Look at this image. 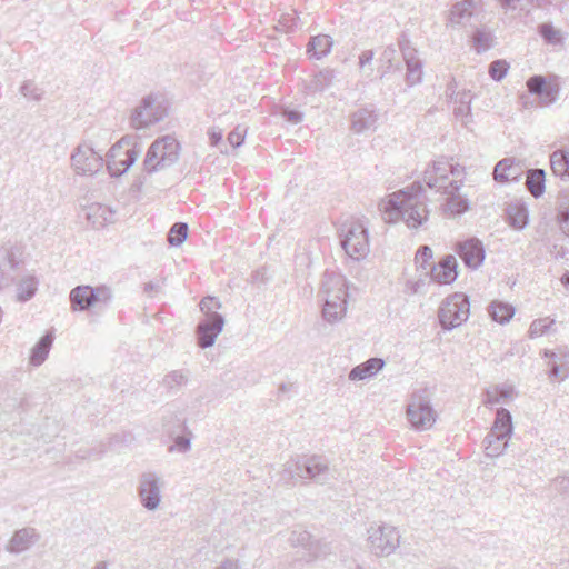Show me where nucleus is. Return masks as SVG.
Wrapping results in <instances>:
<instances>
[{
    "instance_id": "1",
    "label": "nucleus",
    "mask_w": 569,
    "mask_h": 569,
    "mask_svg": "<svg viewBox=\"0 0 569 569\" xmlns=\"http://www.w3.org/2000/svg\"><path fill=\"white\" fill-rule=\"evenodd\" d=\"M423 188L420 181H416L410 188L393 192L390 199L381 204V210L387 216L386 220L395 222L403 220L409 228L417 229L428 219L426 203L419 199Z\"/></svg>"
},
{
    "instance_id": "2",
    "label": "nucleus",
    "mask_w": 569,
    "mask_h": 569,
    "mask_svg": "<svg viewBox=\"0 0 569 569\" xmlns=\"http://www.w3.org/2000/svg\"><path fill=\"white\" fill-rule=\"evenodd\" d=\"M329 475L328 461L321 456H310L287 461L281 471V480L289 482L297 479H311L315 482L325 483Z\"/></svg>"
},
{
    "instance_id": "3",
    "label": "nucleus",
    "mask_w": 569,
    "mask_h": 569,
    "mask_svg": "<svg viewBox=\"0 0 569 569\" xmlns=\"http://www.w3.org/2000/svg\"><path fill=\"white\" fill-rule=\"evenodd\" d=\"M340 242L345 252L353 260L365 259L369 249L368 228L359 219L345 221L339 229Z\"/></svg>"
},
{
    "instance_id": "4",
    "label": "nucleus",
    "mask_w": 569,
    "mask_h": 569,
    "mask_svg": "<svg viewBox=\"0 0 569 569\" xmlns=\"http://www.w3.org/2000/svg\"><path fill=\"white\" fill-rule=\"evenodd\" d=\"M512 431L513 425L510 411L506 408H499L492 427L483 439L486 456L492 458L501 456L508 447Z\"/></svg>"
},
{
    "instance_id": "5",
    "label": "nucleus",
    "mask_w": 569,
    "mask_h": 569,
    "mask_svg": "<svg viewBox=\"0 0 569 569\" xmlns=\"http://www.w3.org/2000/svg\"><path fill=\"white\" fill-rule=\"evenodd\" d=\"M180 144L172 136L158 138L144 154V171L151 173L172 166L179 159Z\"/></svg>"
},
{
    "instance_id": "6",
    "label": "nucleus",
    "mask_w": 569,
    "mask_h": 569,
    "mask_svg": "<svg viewBox=\"0 0 569 569\" xmlns=\"http://www.w3.org/2000/svg\"><path fill=\"white\" fill-rule=\"evenodd\" d=\"M113 299L110 287L101 284L91 287L87 284L77 286L70 291L69 300L72 311H87L91 307H108Z\"/></svg>"
},
{
    "instance_id": "7",
    "label": "nucleus",
    "mask_w": 569,
    "mask_h": 569,
    "mask_svg": "<svg viewBox=\"0 0 569 569\" xmlns=\"http://www.w3.org/2000/svg\"><path fill=\"white\" fill-rule=\"evenodd\" d=\"M470 302L468 296L456 292L447 297L439 307L438 319L443 330L450 331L469 318Z\"/></svg>"
},
{
    "instance_id": "8",
    "label": "nucleus",
    "mask_w": 569,
    "mask_h": 569,
    "mask_svg": "<svg viewBox=\"0 0 569 569\" xmlns=\"http://www.w3.org/2000/svg\"><path fill=\"white\" fill-rule=\"evenodd\" d=\"M138 137L124 136L114 143L107 154V169L111 177H120L136 161Z\"/></svg>"
},
{
    "instance_id": "9",
    "label": "nucleus",
    "mask_w": 569,
    "mask_h": 569,
    "mask_svg": "<svg viewBox=\"0 0 569 569\" xmlns=\"http://www.w3.org/2000/svg\"><path fill=\"white\" fill-rule=\"evenodd\" d=\"M400 545V533L393 526L382 523L368 529V547L378 557H387Z\"/></svg>"
},
{
    "instance_id": "10",
    "label": "nucleus",
    "mask_w": 569,
    "mask_h": 569,
    "mask_svg": "<svg viewBox=\"0 0 569 569\" xmlns=\"http://www.w3.org/2000/svg\"><path fill=\"white\" fill-rule=\"evenodd\" d=\"M103 164V158L87 143L79 144L70 156V166L77 176L92 177Z\"/></svg>"
},
{
    "instance_id": "11",
    "label": "nucleus",
    "mask_w": 569,
    "mask_h": 569,
    "mask_svg": "<svg viewBox=\"0 0 569 569\" xmlns=\"http://www.w3.org/2000/svg\"><path fill=\"white\" fill-rule=\"evenodd\" d=\"M407 417L416 430H426L436 421V412L430 402L420 396H413L407 407Z\"/></svg>"
},
{
    "instance_id": "12",
    "label": "nucleus",
    "mask_w": 569,
    "mask_h": 569,
    "mask_svg": "<svg viewBox=\"0 0 569 569\" xmlns=\"http://www.w3.org/2000/svg\"><path fill=\"white\" fill-rule=\"evenodd\" d=\"M289 541L292 547L301 548V560L311 562L327 552V546L322 545L319 540L312 539L311 535L302 529L293 530L290 535Z\"/></svg>"
},
{
    "instance_id": "13",
    "label": "nucleus",
    "mask_w": 569,
    "mask_h": 569,
    "mask_svg": "<svg viewBox=\"0 0 569 569\" xmlns=\"http://www.w3.org/2000/svg\"><path fill=\"white\" fill-rule=\"evenodd\" d=\"M170 107V100L164 92H151L144 97V129L164 120Z\"/></svg>"
},
{
    "instance_id": "14",
    "label": "nucleus",
    "mask_w": 569,
    "mask_h": 569,
    "mask_svg": "<svg viewBox=\"0 0 569 569\" xmlns=\"http://www.w3.org/2000/svg\"><path fill=\"white\" fill-rule=\"evenodd\" d=\"M347 289V281L342 276L335 273L329 274L326 272L320 291V293L323 296V305H333V302L348 305Z\"/></svg>"
},
{
    "instance_id": "15",
    "label": "nucleus",
    "mask_w": 569,
    "mask_h": 569,
    "mask_svg": "<svg viewBox=\"0 0 569 569\" xmlns=\"http://www.w3.org/2000/svg\"><path fill=\"white\" fill-rule=\"evenodd\" d=\"M223 327L224 318L222 315H212L210 318H204L196 328L197 345L201 349L213 346Z\"/></svg>"
},
{
    "instance_id": "16",
    "label": "nucleus",
    "mask_w": 569,
    "mask_h": 569,
    "mask_svg": "<svg viewBox=\"0 0 569 569\" xmlns=\"http://www.w3.org/2000/svg\"><path fill=\"white\" fill-rule=\"evenodd\" d=\"M456 252L470 269H478L485 260V247L478 238H469L456 244Z\"/></svg>"
},
{
    "instance_id": "17",
    "label": "nucleus",
    "mask_w": 569,
    "mask_h": 569,
    "mask_svg": "<svg viewBox=\"0 0 569 569\" xmlns=\"http://www.w3.org/2000/svg\"><path fill=\"white\" fill-rule=\"evenodd\" d=\"M543 357L549 358V378H560L565 380L569 377V350L558 348L557 350H543Z\"/></svg>"
},
{
    "instance_id": "18",
    "label": "nucleus",
    "mask_w": 569,
    "mask_h": 569,
    "mask_svg": "<svg viewBox=\"0 0 569 569\" xmlns=\"http://www.w3.org/2000/svg\"><path fill=\"white\" fill-rule=\"evenodd\" d=\"M457 260L453 256H445L438 264L431 267L430 279L437 283L449 284L452 283L457 277Z\"/></svg>"
},
{
    "instance_id": "19",
    "label": "nucleus",
    "mask_w": 569,
    "mask_h": 569,
    "mask_svg": "<svg viewBox=\"0 0 569 569\" xmlns=\"http://www.w3.org/2000/svg\"><path fill=\"white\" fill-rule=\"evenodd\" d=\"M84 218L93 229L104 228L114 220V211L104 204L93 202L83 208Z\"/></svg>"
},
{
    "instance_id": "20",
    "label": "nucleus",
    "mask_w": 569,
    "mask_h": 569,
    "mask_svg": "<svg viewBox=\"0 0 569 569\" xmlns=\"http://www.w3.org/2000/svg\"><path fill=\"white\" fill-rule=\"evenodd\" d=\"M39 538L40 536L34 528H22L13 533L6 549L11 553H21L31 548Z\"/></svg>"
},
{
    "instance_id": "21",
    "label": "nucleus",
    "mask_w": 569,
    "mask_h": 569,
    "mask_svg": "<svg viewBox=\"0 0 569 569\" xmlns=\"http://www.w3.org/2000/svg\"><path fill=\"white\" fill-rule=\"evenodd\" d=\"M163 480L156 473H144V509L154 510L161 501Z\"/></svg>"
},
{
    "instance_id": "22",
    "label": "nucleus",
    "mask_w": 569,
    "mask_h": 569,
    "mask_svg": "<svg viewBox=\"0 0 569 569\" xmlns=\"http://www.w3.org/2000/svg\"><path fill=\"white\" fill-rule=\"evenodd\" d=\"M377 121L378 113L373 107L360 108L351 116V130L358 134L375 130Z\"/></svg>"
},
{
    "instance_id": "23",
    "label": "nucleus",
    "mask_w": 569,
    "mask_h": 569,
    "mask_svg": "<svg viewBox=\"0 0 569 569\" xmlns=\"http://www.w3.org/2000/svg\"><path fill=\"white\" fill-rule=\"evenodd\" d=\"M422 181L428 188L436 189L438 192L445 196L456 194L462 186L461 179L449 180V176L431 178L430 173H423Z\"/></svg>"
},
{
    "instance_id": "24",
    "label": "nucleus",
    "mask_w": 569,
    "mask_h": 569,
    "mask_svg": "<svg viewBox=\"0 0 569 569\" xmlns=\"http://www.w3.org/2000/svg\"><path fill=\"white\" fill-rule=\"evenodd\" d=\"M386 362L382 358H370L367 361L353 367L348 375L350 381L366 380L376 376L383 369Z\"/></svg>"
},
{
    "instance_id": "25",
    "label": "nucleus",
    "mask_w": 569,
    "mask_h": 569,
    "mask_svg": "<svg viewBox=\"0 0 569 569\" xmlns=\"http://www.w3.org/2000/svg\"><path fill=\"white\" fill-rule=\"evenodd\" d=\"M476 12V2L473 0H462L455 3L450 10V23L458 26L471 24V19Z\"/></svg>"
},
{
    "instance_id": "26",
    "label": "nucleus",
    "mask_w": 569,
    "mask_h": 569,
    "mask_svg": "<svg viewBox=\"0 0 569 569\" xmlns=\"http://www.w3.org/2000/svg\"><path fill=\"white\" fill-rule=\"evenodd\" d=\"M401 51L403 56V60L407 66L406 80L409 86H415L422 80V62L419 58L416 57V51L413 49L403 48L401 46Z\"/></svg>"
},
{
    "instance_id": "27",
    "label": "nucleus",
    "mask_w": 569,
    "mask_h": 569,
    "mask_svg": "<svg viewBox=\"0 0 569 569\" xmlns=\"http://www.w3.org/2000/svg\"><path fill=\"white\" fill-rule=\"evenodd\" d=\"M16 283V300L24 303L30 301L39 288V279L34 274H26Z\"/></svg>"
},
{
    "instance_id": "28",
    "label": "nucleus",
    "mask_w": 569,
    "mask_h": 569,
    "mask_svg": "<svg viewBox=\"0 0 569 569\" xmlns=\"http://www.w3.org/2000/svg\"><path fill=\"white\" fill-rule=\"evenodd\" d=\"M162 425L164 431L170 436L179 431L186 432L187 430L186 416L178 409L167 408L162 415Z\"/></svg>"
},
{
    "instance_id": "29",
    "label": "nucleus",
    "mask_w": 569,
    "mask_h": 569,
    "mask_svg": "<svg viewBox=\"0 0 569 569\" xmlns=\"http://www.w3.org/2000/svg\"><path fill=\"white\" fill-rule=\"evenodd\" d=\"M556 222L561 233L569 238V189L559 192L556 203Z\"/></svg>"
},
{
    "instance_id": "30",
    "label": "nucleus",
    "mask_w": 569,
    "mask_h": 569,
    "mask_svg": "<svg viewBox=\"0 0 569 569\" xmlns=\"http://www.w3.org/2000/svg\"><path fill=\"white\" fill-rule=\"evenodd\" d=\"M520 176V167L511 158L500 160L493 169V178L497 182L517 181Z\"/></svg>"
},
{
    "instance_id": "31",
    "label": "nucleus",
    "mask_w": 569,
    "mask_h": 569,
    "mask_svg": "<svg viewBox=\"0 0 569 569\" xmlns=\"http://www.w3.org/2000/svg\"><path fill=\"white\" fill-rule=\"evenodd\" d=\"M53 333L48 331L31 349L30 363L34 367L41 366L48 358L52 347Z\"/></svg>"
},
{
    "instance_id": "32",
    "label": "nucleus",
    "mask_w": 569,
    "mask_h": 569,
    "mask_svg": "<svg viewBox=\"0 0 569 569\" xmlns=\"http://www.w3.org/2000/svg\"><path fill=\"white\" fill-rule=\"evenodd\" d=\"M507 216L512 228L525 229L529 222L528 208L522 202H512L507 207Z\"/></svg>"
},
{
    "instance_id": "33",
    "label": "nucleus",
    "mask_w": 569,
    "mask_h": 569,
    "mask_svg": "<svg viewBox=\"0 0 569 569\" xmlns=\"http://www.w3.org/2000/svg\"><path fill=\"white\" fill-rule=\"evenodd\" d=\"M332 38L328 34H318L310 39L307 51L311 58L317 60L326 57L332 48Z\"/></svg>"
},
{
    "instance_id": "34",
    "label": "nucleus",
    "mask_w": 569,
    "mask_h": 569,
    "mask_svg": "<svg viewBox=\"0 0 569 569\" xmlns=\"http://www.w3.org/2000/svg\"><path fill=\"white\" fill-rule=\"evenodd\" d=\"M336 78L337 72L333 69H322L313 74L312 79L307 86V89L310 92H322L332 86Z\"/></svg>"
},
{
    "instance_id": "35",
    "label": "nucleus",
    "mask_w": 569,
    "mask_h": 569,
    "mask_svg": "<svg viewBox=\"0 0 569 569\" xmlns=\"http://www.w3.org/2000/svg\"><path fill=\"white\" fill-rule=\"evenodd\" d=\"M545 177L546 174L542 169H530L527 172L526 186L536 199L545 192Z\"/></svg>"
},
{
    "instance_id": "36",
    "label": "nucleus",
    "mask_w": 569,
    "mask_h": 569,
    "mask_svg": "<svg viewBox=\"0 0 569 569\" xmlns=\"http://www.w3.org/2000/svg\"><path fill=\"white\" fill-rule=\"evenodd\" d=\"M453 114L462 122L469 121L471 118V96L469 92H459L453 99Z\"/></svg>"
},
{
    "instance_id": "37",
    "label": "nucleus",
    "mask_w": 569,
    "mask_h": 569,
    "mask_svg": "<svg viewBox=\"0 0 569 569\" xmlns=\"http://www.w3.org/2000/svg\"><path fill=\"white\" fill-rule=\"evenodd\" d=\"M488 311L492 320L501 325L509 322L515 315V308L501 301H492Z\"/></svg>"
},
{
    "instance_id": "38",
    "label": "nucleus",
    "mask_w": 569,
    "mask_h": 569,
    "mask_svg": "<svg viewBox=\"0 0 569 569\" xmlns=\"http://www.w3.org/2000/svg\"><path fill=\"white\" fill-rule=\"evenodd\" d=\"M550 166L552 172L566 180L569 171V152L565 150H556L550 156Z\"/></svg>"
},
{
    "instance_id": "39",
    "label": "nucleus",
    "mask_w": 569,
    "mask_h": 569,
    "mask_svg": "<svg viewBox=\"0 0 569 569\" xmlns=\"http://www.w3.org/2000/svg\"><path fill=\"white\" fill-rule=\"evenodd\" d=\"M493 46V36L486 29H476L472 36V47L477 53H483Z\"/></svg>"
},
{
    "instance_id": "40",
    "label": "nucleus",
    "mask_w": 569,
    "mask_h": 569,
    "mask_svg": "<svg viewBox=\"0 0 569 569\" xmlns=\"http://www.w3.org/2000/svg\"><path fill=\"white\" fill-rule=\"evenodd\" d=\"M513 389L506 386H496L492 390H487L485 393L483 403L486 406H496L505 399L511 397Z\"/></svg>"
},
{
    "instance_id": "41",
    "label": "nucleus",
    "mask_w": 569,
    "mask_h": 569,
    "mask_svg": "<svg viewBox=\"0 0 569 569\" xmlns=\"http://www.w3.org/2000/svg\"><path fill=\"white\" fill-rule=\"evenodd\" d=\"M432 258V250L428 246H421L416 252L415 262L417 269L423 271L427 277L430 274L431 267L435 266Z\"/></svg>"
},
{
    "instance_id": "42",
    "label": "nucleus",
    "mask_w": 569,
    "mask_h": 569,
    "mask_svg": "<svg viewBox=\"0 0 569 569\" xmlns=\"http://www.w3.org/2000/svg\"><path fill=\"white\" fill-rule=\"evenodd\" d=\"M347 311V303L333 302V305H323L322 307V317L329 323H335L340 321Z\"/></svg>"
},
{
    "instance_id": "43",
    "label": "nucleus",
    "mask_w": 569,
    "mask_h": 569,
    "mask_svg": "<svg viewBox=\"0 0 569 569\" xmlns=\"http://www.w3.org/2000/svg\"><path fill=\"white\" fill-rule=\"evenodd\" d=\"M470 208L467 198L461 197L459 191L456 194L447 196L446 210L451 214H462Z\"/></svg>"
},
{
    "instance_id": "44",
    "label": "nucleus",
    "mask_w": 569,
    "mask_h": 569,
    "mask_svg": "<svg viewBox=\"0 0 569 569\" xmlns=\"http://www.w3.org/2000/svg\"><path fill=\"white\" fill-rule=\"evenodd\" d=\"M188 224L184 222H176L168 232V242L172 247L181 246L188 237Z\"/></svg>"
},
{
    "instance_id": "45",
    "label": "nucleus",
    "mask_w": 569,
    "mask_h": 569,
    "mask_svg": "<svg viewBox=\"0 0 569 569\" xmlns=\"http://www.w3.org/2000/svg\"><path fill=\"white\" fill-rule=\"evenodd\" d=\"M560 88L557 83H546L542 92L538 94L540 104L549 107L559 99Z\"/></svg>"
},
{
    "instance_id": "46",
    "label": "nucleus",
    "mask_w": 569,
    "mask_h": 569,
    "mask_svg": "<svg viewBox=\"0 0 569 569\" xmlns=\"http://www.w3.org/2000/svg\"><path fill=\"white\" fill-rule=\"evenodd\" d=\"M4 261L11 270L18 269L22 263V250L17 246L3 247Z\"/></svg>"
},
{
    "instance_id": "47",
    "label": "nucleus",
    "mask_w": 569,
    "mask_h": 569,
    "mask_svg": "<svg viewBox=\"0 0 569 569\" xmlns=\"http://www.w3.org/2000/svg\"><path fill=\"white\" fill-rule=\"evenodd\" d=\"M188 382V373L183 370H173L164 376L163 385L168 389H176Z\"/></svg>"
},
{
    "instance_id": "48",
    "label": "nucleus",
    "mask_w": 569,
    "mask_h": 569,
    "mask_svg": "<svg viewBox=\"0 0 569 569\" xmlns=\"http://www.w3.org/2000/svg\"><path fill=\"white\" fill-rule=\"evenodd\" d=\"M133 440H134V437L131 432H122V433L113 435L112 437L109 438L108 447L102 449L100 451V453L107 451L108 449L120 450L123 446H128V445L132 443Z\"/></svg>"
},
{
    "instance_id": "49",
    "label": "nucleus",
    "mask_w": 569,
    "mask_h": 569,
    "mask_svg": "<svg viewBox=\"0 0 569 569\" xmlns=\"http://www.w3.org/2000/svg\"><path fill=\"white\" fill-rule=\"evenodd\" d=\"M539 34L549 44H560L562 37L560 32L550 23H542L539 26Z\"/></svg>"
},
{
    "instance_id": "50",
    "label": "nucleus",
    "mask_w": 569,
    "mask_h": 569,
    "mask_svg": "<svg viewBox=\"0 0 569 569\" xmlns=\"http://www.w3.org/2000/svg\"><path fill=\"white\" fill-rule=\"evenodd\" d=\"M20 93L28 100L40 101L44 92L33 81L27 80L21 84Z\"/></svg>"
},
{
    "instance_id": "51",
    "label": "nucleus",
    "mask_w": 569,
    "mask_h": 569,
    "mask_svg": "<svg viewBox=\"0 0 569 569\" xmlns=\"http://www.w3.org/2000/svg\"><path fill=\"white\" fill-rule=\"evenodd\" d=\"M199 308L204 318H210L212 315H220L217 310L221 308V302L216 297L207 296L201 299Z\"/></svg>"
},
{
    "instance_id": "52",
    "label": "nucleus",
    "mask_w": 569,
    "mask_h": 569,
    "mask_svg": "<svg viewBox=\"0 0 569 569\" xmlns=\"http://www.w3.org/2000/svg\"><path fill=\"white\" fill-rule=\"evenodd\" d=\"M450 162L446 158L435 160L431 167L427 168L423 173H430L431 178H439L441 176H449Z\"/></svg>"
},
{
    "instance_id": "53",
    "label": "nucleus",
    "mask_w": 569,
    "mask_h": 569,
    "mask_svg": "<svg viewBox=\"0 0 569 569\" xmlns=\"http://www.w3.org/2000/svg\"><path fill=\"white\" fill-rule=\"evenodd\" d=\"M555 320L549 318H540L533 320L529 328V337L537 338L545 335Z\"/></svg>"
},
{
    "instance_id": "54",
    "label": "nucleus",
    "mask_w": 569,
    "mask_h": 569,
    "mask_svg": "<svg viewBox=\"0 0 569 569\" xmlns=\"http://www.w3.org/2000/svg\"><path fill=\"white\" fill-rule=\"evenodd\" d=\"M166 286V279L162 277L154 278L148 282H144V295L151 298H161Z\"/></svg>"
},
{
    "instance_id": "55",
    "label": "nucleus",
    "mask_w": 569,
    "mask_h": 569,
    "mask_svg": "<svg viewBox=\"0 0 569 569\" xmlns=\"http://www.w3.org/2000/svg\"><path fill=\"white\" fill-rule=\"evenodd\" d=\"M509 70V63L506 60H495L489 66V76L495 81H501Z\"/></svg>"
},
{
    "instance_id": "56",
    "label": "nucleus",
    "mask_w": 569,
    "mask_h": 569,
    "mask_svg": "<svg viewBox=\"0 0 569 569\" xmlns=\"http://www.w3.org/2000/svg\"><path fill=\"white\" fill-rule=\"evenodd\" d=\"M546 83L547 81L543 76H532L527 80L526 86L529 93L538 97V94L542 92Z\"/></svg>"
},
{
    "instance_id": "57",
    "label": "nucleus",
    "mask_w": 569,
    "mask_h": 569,
    "mask_svg": "<svg viewBox=\"0 0 569 569\" xmlns=\"http://www.w3.org/2000/svg\"><path fill=\"white\" fill-rule=\"evenodd\" d=\"M191 448V436H176L173 445L169 448L170 451L178 450L179 452H187Z\"/></svg>"
},
{
    "instance_id": "58",
    "label": "nucleus",
    "mask_w": 569,
    "mask_h": 569,
    "mask_svg": "<svg viewBox=\"0 0 569 569\" xmlns=\"http://www.w3.org/2000/svg\"><path fill=\"white\" fill-rule=\"evenodd\" d=\"M244 136L246 128L238 126L228 134V141L233 148H239L244 141Z\"/></svg>"
},
{
    "instance_id": "59",
    "label": "nucleus",
    "mask_w": 569,
    "mask_h": 569,
    "mask_svg": "<svg viewBox=\"0 0 569 569\" xmlns=\"http://www.w3.org/2000/svg\"><path fill=\"white\" fill-rule=\"evenodd\" d=\"M16 282V277L0 267V290L11 287Z\"/></svg>"
},
{
    "instance_id": "60",
    "label": "nucleus",
    "mask_w": 569,
    "mask_h": 569,
    "mask_svg": "<svg viewBox=\"0 0 569 569\" xmlns=\"http://www.w3.org/2000/svg\"><path fill=\"white\" fill-rule=\"evenodd\" d=\"M131 126L136 130L142 128V104H139L134 108L133 114L131 117Z\"/></svg>"
},
{
    "instance_id": "61",
    "label": "nucleus",
    "mask_w": 569,
    "mask_h": 569,
    "mask_svg": "<svg viewBox=\"0 0 569 569\" xmlns=\"http://www.w3.org/2000/svg\"><path fill=\"white\" fill-rule=\"evenodd\" d=\"M283 116L289 122L295 124L300 123L303 119L302 112L298 110H284Z\"/></svg>"
},
{
    "instance_id": "62",
    "label": "nucleus",
    "mask_w": 569,
    "mask_h": 569,
    "mask_svg": "<svg viewBox=\"0 0 569 569\" xmlns=\"http://www.w3.org/2000/svg\"><path fill=\"white\" fill-rule=\"evenodd\" d=\"M396 56V50L392 47H387L381 53V61L388 63L387 69L391 68V61Z\"/></svg>"
},
{
    "instance_id": "63",
    "label": "nucleus",
    "mask_w": 569,
    "mask_h": 569,
    "mask_svg": "<svg viewBox=\"0 0 569 569\" xmlns=\"http://www.w3.org/2000/svg\"><path fill=\"white\" fill-rule=\"evenodd\" d=\"M208 136H209V141H210V144L211 146H217L218 143L221 142L222 138H223V132L221 129H211L209 132H208Z\"/></svg>"
},
{
    "instance_id": "64",
    "label": "nucleus",
    "mask_w": 569,
    "mask_h": 569,
    "mask_svg": "<svg viewBox=\"0 0 569 569\" xmlns=\"http://www.w3.org/2000/svg\"><path fill=\"white\" fill-rule=\"evenodd\" d=\"M555 486L558 490L569 492V477H559L555 479Z\"/></svg>"
}]
</instances>
